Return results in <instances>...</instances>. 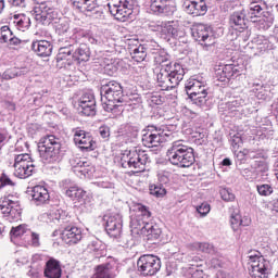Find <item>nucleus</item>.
Returning a JSON list of instances; mask_svg holds the SVG:
<instances>
[{"label": "nucleus", "instance_id": "obj_27", "mask_svg": "<svg viewBox=\"0 0 278 278\" xmlns=\"http://www.w3.org/2000/svg\"><path fill=\"white\" fill-rule=\"evenodd\" d=\"M31 49L39 58H49L53 53V45L47 40L33 41Z\"/></svg>", "mask_w": 278, "mask_h": 278}, {"label": "nucleus", "instance_id": "obj_25", "mask_svg": "<svg viewBox=\"0 0 278 278\" xmlns=\"http://www.w3.org/2000/svg\"><path fill=\"white\" fill-rule=\"evenodd\" d=\"M185 10L187 14H192L193 16H205L207 4L204 0H189L185 2Z\"/></svg>", "mask_w": 278, "mask_h": 278}, {"label": "nucleus", "instance_id": "obj_1", "mask_svg": "<svg viewBox=\"0 0 278 278\" xmlns=\"http://www.w3.org/2000/svg\"><path fill=\"white\" fill-rule=\"evenodd\" d=\"M167 157L173 166L180 168H190L194 164V149L184 144V140H177L172 143L167 150Z\"/></svg>", "mask_w": 278, "mask_h": 278}, {"label": "nucleus", "instance_id": "obj_11", "mask_svg": "<svg viewBox=\"0 0 278 278\" xmlns=\"http://www.w3.org/2000/svg\"><path fill=\"white\" fill-rule=\"evenodd\" d=\"M13 168L14 177H17V179H27V177L34 175L36 164H34V160H31L29 154H18L14 157Z\"/></svg>", "mask_w": 278, "mask_h": 278}, {"label": "nucleus", "instance_id": "obj_5", "mask_svg": "<svg viewBox=\"0 0 278 278\" xmlns=\"http://www.w3.org/2000/svg\"><path fill=\"white\" fill-rule=\"evenodd\" d=\"M121 162L123 168H129L132 173H144L147 164H151V156L144 150H129L123 154Z\"/></svg>", "mask_w": 278, "mask_h": 278}, {"label": "nucleus", "instance_id": "obj_19", "mask_svg": "<svg viewBox=\"0 0 278 278\" xmlns=\"http://www.w3.org/2000/svg\"><path fill=\"white\" fill-rule=\"evenodd\" d=\"M188 97H197L199 94H205L207 92V85L205 78L201 76L191 77L185 85Z\"/></svg>", "mask_w": 278, "mask_h": 278}, {"label": "nucleus", "instance_id": "obj_15", "mask_svg": "<svg viewBox=\"0 0 278 278\" xmlns=\"http://www.w3.org/2000/svg\"><path fill=\"white\" fill-rule=\"evenodd\" d=\"M192 37L197 42H200L206 51L215 45L216 39L214 38V33L212 31V27L205 25V24H197L193 26L191 30Z\"/></svg>", "mask_w": 278, "mask_h": 278}, {"label": "nucleus", "instance_id": "obj_37", "mask_svg": "<svg viewBox=\"0 0 278 278\" xmlns=\"http://www.w3.org/2000/svg\"><path fill=\"white\" fill-rule=\"evenodd\" d=\"M28 233H31L29 226L26 224H21L11 229V239L14 240V238H23V240H27Z\"/></svg>", "mask_w": 278, "mask_h": 278}, {"label": "nucleus", "instance_id": "obj_53", "mask_svg": "<svg viewBox=\"0 0 278 278\" xmlns=\"http://www.w3.org/2000/svg\"><path fill=\"white\" fill-rule=\"evenodd\" d=\"M5 186H11L13 188V186H16V182L13 181L12 178L7 174H2L0 176V190L5 188Z\"/></svg>", "mask_w": 278, "mask_h": 278}, {"label": "nucleus", "instance_id": "obj_4", "mask_svg": "<svg viewBox=\"0 0 278 278\" xmlns=\"http://www.w3.org/2000/svg\"><path fill=\"white\" fill-rule=\"evenodd\" d=\"M184 75H186V71L178 63H175L173 67H161L156 75L157 86L161 90H173L184 80Z\"/></svg>", "mask_w": 278, "mask_h": 278}, {"label": "nucleus", "instance_id": "obj_61", "mask_svg": "<svg viewBox=\"0 0 278 278\" xmlns=\"http://www.w3.org/2000/svg\"><path fill=\"white\" fill-rule=\"evenodd\" d=\"M225 263L223 262V260L218 258V257H213L208 261V266L211 268H223V265Z\"/></svg>", "mask_w": 278, "mask_h": 278}, {"label": "nucleus", "instance_id": "obj_39", "mask_svg": "<svg viewBox=\"0 0 278 278\" xmlns=\"http://www.w3.org/2000/svg\"><path fill=\"white\" fill-rule=\"evenodd\" d=\"M193 247L197 249V251H201V253H207L208 255H216L217 253L214 244L207 242H195Z\"/></svg>", "mask_w": 278, "mask_h": 278}, {"label": "nucleus", "instance_id": "obj_26", "mask_svg": "<svg viewBox=\"0 0 278 278\" xmlns=\"http://www.w3.org/2000/svg\"><path fill=\"white\" fill-rule=\"evenodd\" d=\"M30 197L33 202L37 205H45V203H48L49 199H51L49 190L45 186L40 185L33 187Z\"/></svg>", "mask_w": 278, "mask_h": 278}, {"label": "nucleus", "instance_id": "obj_36", "mask_svg": "<svg viewBox=\"0 0 278 278\" xmlns=\"http://www.w3.org/2000/svg\"><path fill=\"white\" fill-rule=\"evenodd\" d=\"M141 236H144L149 244H155V242H157V239L162 236V229L157 225L150 224V228L146 229V231H143Z\"/></svg>", "mask_w": 278, "mask_h": 278}, {"label": "nucleus", "instance_id": "obj_38", "mask_svg": "<svg viewBox=\"0 0 278 278\" xmlns=\"http://www.w3.org/2000/svg\"><path fill=\"white\" fill-rule=\"evenodd\" d=\"M22 75H27V68L13 67L2 74V79H14V77H22Z\"/></svg>", "mask_w": 278, "mask_h": 278}, {"label": "nucleus", "instance_id": "obj_16", "mask_svg": "<svg viewBox=\"0 0 278 278\" xmlns=\"http://www.w3.org/2000/svg\"><path fill=\"white\" fill-rule=\"evenodd\" d=\"M0 212L5 218H21V202L18 198L12 194L1 198Z\"/></svg>", "mask_w": 278, "mask_h": 278}, {"label": "nucleus", "instance_id": "obj_34", "mask_svg": "<svg viewBox=\"0 0 278 278\" xmlns=\"http://www.w3.org/2000/svg\"><path fill=\"white\" fill-rule=\"evenodd\" d=\"M149 51H153V48L149 43H141L135 49H132L131 55L135 62H144L147 60V54Z\"/></svg>", "mask_w": 278, "mask_h": 278}, {"label": "nucleus", "instance_id": "obj_7", "mask_svg": "<svg viewBox=\"0 0 278 278\" xmlns=\"http://www.w3.org/2000/svg\"><path fill=\"white\" fill-rule=\"evenodd\" d=\"M108 8L112 16L116 18V21H121V23H127L131 15L134 14V10L138 8L137 0H110L108 3Z\"/></svg>", "mask_w": 278, "mask_h": 278}, {"label": "nucleus", "instance_id": "obj_30", "mask_svg": "<svg viewBox=\"0 0 278 278\" xmlns=\"http://www.w3.org/2000/svg\"><path fill=\"white\" fill-rule=\"evenodd\" d=\"M45 277L47 278H61L62 267L60 266V261L50 258L46 263Z\"/></svg>", "mask_w": 278, "mask_h": 278}, {"label": "nucleus", "instance_id": "obj_41", "mask_svg": "<svg viewBox=\"0 0 278 278\" xmlns=\"http://www.w3.org/2000/svg\"><path fill=\"white\" fill-rule=\"evenodd\" d=\"M150 194L153 197H156L157 199L164 197L166 194V188H164V185L162 184H152L149 187Z\"/></svg>", "mask_w": 278, "mask_h": 278}, {"label": "nucleus", "instance_id": "obj_3", "mask_svg": "<svg viewBox=\"0 0 278 278\" xmlns=\"http://www.w3.org/2000/svg\"><path fill=\"white\" fill-rule=\"evenodd\" d=\"M39 157L46 164H55L62 160V143L55 135H48L40 139L38 143Z\"/></svg>", "mask_w": 278, "mask_h": 278}, {"label": "nucleus", "instance_id": "obj_49", "mask_svg": "<svg viewBox=\"0 0 278 278\" xmlns=\"http://www.w3.org/2000/svg\"><path fill=\"white\" fill-rule=\"evenodd\" d=\"M194 105H198V108H203L205 103H207V91L194 97H189Z\"/></svg>", "mask_w": 278, "mask_h": 278}, {"label": "nucleus", "instance_id": "obj_33", "mask_svg": "<svg viewBox=\"0 0 278 278\" xmlns=\"http://www.w3.org/2000/svg\"><path fill=\"white\" fill-rule=\"evenodd\" d=\"M73 60H76L77 62H88L90 60V47L86 43H80L74 49L73 53Z\"/></svg>", "mask_w": 278, "mask_h": 278}, {"label": "nucleus", "instance_id": "obj_59", "mask_svg": "<svg viewBox=\"0 0 278 278\" xmlns=\"http://www.w3.org/2000/svg\"><path fill=\"white\" fill-rule=\"evenodd\" d=\"M99 135L103 140L105 141L110 140V126H106V125L100 126Z\"/></svg>", "mask_w": 278, "mask_h": 278}, {"label": "nucleus", "instance_id": "obj_20", "mask_svg": "<svg viewBox=\"0 0 278 278\" xmlns=\"http://www.w3.org/2000/svg\"><path fill=\"white\" fill-rule=\"evenodd\" d=\"M74 142L81 151H94L97 149V142H94L90 132L86 130H74Z\"/></svg>", "mask_w": 278, "mask_h": 278}, {"label": "nucleus", "instance_id": "obj_43", "mask_svg": "<svg viewBox=\"0 0 278 278\" xmlns=\"http://www.w3.org/2000/svg\"><path fill=\"white\" fill-rule=\"evenodd\" d=\"M256 191L260 197H270V194L275 192V189L273 188V185L261 184L256 186Z\"/></svg>", "mask_w": 278, "mask_h": 278}, {"label": "nucleus", "instance_id": "obj_63", "mask_svg": "<svg viewBox=\"0 0 278 278\" xmlns=\"http://www.w3.org/2000/svg\"><path fill=\"white\" fill-rule=\"evenodd\" d=\"M242 105H244V100H242V98H237L228 102L229 110H235L236 108H242Z\"/></svg>", "mask_w": 278, "mask_h": 278}, {"label": "nucleus", "instance_id": "obj_23", "mask_svg": "<svg viewBox=\"0 0 278 278\" xmlns=\"http://www.w3.org/2000/svg\"><path fill=\"white\" fill-rule=\"evenodd\" d=\"M105 231L111 238H119L123 233V217L119 214L109 216Z\"/></svg>", "mask_w": 278, "mask_h": 278}, {"label": "nucleus", "instance_id": "obj_56", "mask_svg": "<svg viewBox=\"0 0 278 278\" xmlns=\"http://www.w3.org/2000/svg\"><path fill=\"white\" fill-rule=\"evenodd\" d=\"M230 225H231L233 231H238V227H241V225H242V217L238 214L232 215L230 218Z\"/></svg>", "mask_w": 278, "mask_h": 278}, {"label": "nucleus", "instance_id": "obj_58", "mask_svg": "<svg viewBox=\"0 0 278 278\" xmlns=\"http://www.w3.org/2000/svg\"><path fill=\"white\" fill-rule=\"evenodd\" d=\"M251 153H253V151H251L249 149H243L236 154L237 160H239L240 162H244V160H247V157H253V155Z\"/></svg>", "mask_w": 278, "mask_h": 278}, {"label": "nucleus", "instance_id": "obj_12", "mask_svg": "<svg viewBox=\"0 0 278 278\" xmlns=\"http://www.w3.org/2000/svg\"><path fill=\"white\" fill-rule=\"evenodd\" d=\"M162 268V261L153 254H144L137 261V269L143 277H153Z\"/></svg>", "mask_w": 278, "mask_h": 278}, {"label": "nucleus", "instance_id": "obj_14", "mask_svg": "<svg viewBox=\"0 0 278 278\" xmlns=\"http://www.w3.org/2000/svg\"><path fill=\"white\" fill-rule=\"evenodd\" d=\"M153 31H159L163 40H170V38H184L186 30L179 26L178 22H161L154 26Z\"/></svg>", "mask_w": 278, "mask_h": 278}, {"label": "nucleus", "instance_id": "obj_8", "mask_svg": "<svg viewBox=\"0 0 278 278\" xmlns=\"http://www.w3.org/2000/svg\"><path fill=\"white\" fill-rule=\"evenodd\" d=\"M37 5L33 10V15L38 23H42V25H49L51 23H59L62 21L60 17V13L58 10L53 8V4L50 1H40L35 0Z\"/></svg>", "mask_w": 278, "mask_h": 278}, {"label": "nucleus", "instance_id": "obj_47", "mask_svg": "<svg viewBox=\"0 0 278 278\" xmlns=\"http://www.w3.org/2000/svg\"><path fill=\"white\" fill-rule=\"evenodd\" d=\"M47 216H49V219L52 220V223H64V212H61L58 208L52 210L49 214H47Z\"/></svg>", "mask_w": 278, "mask_h": 278}, {"label": "nucleus", "instance_id": "obj_51", "mask_svg": "<svg viewBox=\"0 0 278 278\" xmlns=\"http://www.w3.org/2000/svg\"><path fill=\"white\" fill-rule=\"evenodd\" d=\"M93 172H94V167L90 165L88 161H85L78 175H83L84 177H90V175H92Z\"/></svg>", "mask_w": 278, "mask_h": 278}, {"label": "nucleus", "instance_id": "obj_21", "mask_svg": "<svg viewBox=\"0 0 278 278\" xmlns=\"http://www.w3.org/2000/svg\"><path fill=\"white\" fill-rule=\"evenodd\" d=\"M78 112L83 116H94L97 114V100L92 93H85L78 100Z\"/></svg>", "mask_w": 278, "mask_h": 278}, {"label": "nucleus", "instance_id": "obj_46", "mask_svg": "<svg viewBox=\"0 0 278 278\" xmlns=\"http://www.w3.org/2000/svg\"><path fill=\"white\" fill-rule=\"evenodd\" d=\"M85 162H86V160L80 159V157H73L70 160L72 170H73V173H75V175H79V172L81 170Z\"/></svg>", "mask_w": 278, "mask_h": 278}, {"label": "nucleus", "instance_id": "obj_10", "mask_svg": "<svg viewBox=\"0 0 278 278\" xmlns=\"http://www.w3.org/2000/svg\"><path fill=\"white\" fill-rule=\"evenodd\" d=\"M248 262L251 278H268L270 276V262L260 255V252H250Z\"/></svg>", "mask_w": 278, "mask_h": 278}, {"label": "nucleus", "instance_id": "obj_60", "mask_svg": "<svg viewBox=\"0 0 278 278\" xmlns=\"http://www.w3.org/2000/svg\"><path fill=\"white\" fill-rule=\"evenodd\" d=\"M231 147L233 149V151L240 149V147H242V137L238 136V135H233L231 137Z\"/></svg>", "mask_w": 278, "mask_h": 278}, {"label": "nucleus", "instance_id": "obj_55", "mask_svg": "<svg viewBox=\"0 0 278 278\" xmlns=\"http://www.w3.org/2000/svg\"><path fill=\"white\" fill-rule=\"evenodd\" d=\"M27 238H30L28 243L31 247H40V235L30 230V233L27 235Z\"/></svg>", "mask_w": 278, "mask_h": 278}, {"label": "nucleus", "instance_id": "obj_28", "mask_svg": "<svg viewBox=\"0 0 278 278\" xmlns=\"http://www.w3.org/2000/svg\"><path fill=\"white\" fill-rule=\"evenodd\" d=\"M71 180L65 179L63 180V186L65 188V194L68 197V199H72V201H81L84 197H86V191L84 189L77 187V186H70Z\"/></svg>", "mask_w": 278, "mask_h": 278}, {"label": "nucleus", "instance_id": "obj_48", "mask_svg": "<svg viewBox=\"0 0 278 278\" xmlns=\"http://www.w3.org/2000/svg\"><path fill=\"white\" fill-rule=\"evenodd\" d=\"M148 103L153 108V105H162L164 103V100L162 99V96L157 92L149 93L147 96Z\"/></svg>", "mask_w": 278, "mask_h": 278}, {"label": "nucleus", "instance_id": "obj_17", "mask_svg": "<svg viewBox=\"0 0 278 278\" xmlns=\"http://www.w3.org/2000/svg\"><path fill=\"white\" fill-rule=\"evenodd\" d=\"M150 14L155 16H172L177 11L175 0H150Z\"/></svg>", "mask_w": 278, "mask_h": 278}, {"label": "nucleus", "instance_id": "obj_42", "mask_svg": "<svg viewBox=\"0 0 278 278\" xmlns=\"http://www.w3.org/2000/svg\"><path fill=\"white\" fill-rule=\"evenodd\" d=\"M88 249L93 253L94 257H103V255H105V250H103L99 241H92L88 245Z\"/></svg>", "mask_w": 278, "mask_h": 278}, {"label": "nucleus", "instance_id": "obj_22", "mask_svg": "<svg viewBox=\"0 0 278 278\" xmlns=\"http://www.w3.org/2000/svg\"><path fill=\"white\" fill-rule=\"evenodd\" d=\"M116 273H118L116 261L112 257H109L106 263L96 267L93 278H116Z\"/></svg>", "mask_w": 278, "mask_h": 278}, {"label": "nucleus", "instance_id": "obj_9", "mask_svg": "<svg viewBox=\"0 0 278 278\" xmlns=\"http://www.w3.org/2000/svg\"><path fill=\"white\" fill-rule=\"evenodd\" d=\"M173 136V132L166 129V127L157 128L154 126H148V129L143 130L142 144L148 149L153 147H160V144L167 142Z\"/></svg>", "mask_w": 278, "mask_h": 278}, {"label": "nucleus", "instance_id": "obj_35", "mask_svg": "<svg viewBox=\"0 0 278 278\" xmlns=\"http://www.w3.org/2000/svg\"><path fill=\"white\" fill-rule=\"evenodd\" d=\"M238 67L233 64L224 65L222 68L216 71V75H219V81H225V79H232V77H237Z\"/></svg>", "mask_w": 278, "mask_h": 278}, {"label": "nucleus", "instance_id": "obj_64", "mask_svg": "<svg viewBox=\"0 0 278 278\" xmlns=\"http://www.w3.org/2000/svg\"><path fill=\"white\" fill-rule=\"evenodd\" d=\"M13 8H25L27 5L26 0H8Z\"/></svg>", "mask_w": 278, "mask_h": 278}, {"label": "nucleus", "instance_id": "obj_24", "mask_svg": "<svg viewBox=\"0 0 278 278\" xmlns=\"http://www.w3.org/2000/svg\"><path fill=\"white\" fill-rule=\"evenodd\" d=\"M60 236L65 242V244H77V242H80L81 238H84V235L81 233V229L77 226H65L64 229L60 232Z\"/></svg>", "mask_w": 278, "mask_h": 278}, {"label": "nucleus", "instance_id": "obj_40", "mask_svg": "<svg viewBox=\"0 0 278 278\" xmlns=\"http://www.w3.org/2000/svg\"><path fill=\"white\" fill-rule=\"evenodd\" d=\"M54 25H55L54 26L55 27V33L59 36H66V34L71 29V24L67 22L66 18L59 20V22H56Z\"/></svg>", "mask_w": 278, "mask_h": 278}, {"label": "nucleus", "instance_id": "obj_45", "mask_svg": "<svg viewBox=\"0 0 278 278\" xmlns=\"http://www.w3.org/2000/svg\"><path fill=\"white\" fill-rule=\"evenodd\" d=\"M251 168L255 174L261 173V175H264L265 173H268V163L265 161H254Z\"/></svg>", "mask_w": 278, "mask_h": 278}, {"label": "nucleus", "instance_id": "obj_44", "mask_svg": "<svg viewBox=\"0 0 278 278\" xmlns=\"http://www.w3.org/2000/svg\"><path fill=\"white\" fill-rule=\"evenodd\" d=\"M14 24L16 25L17 29H20V31H25V29H29L31 20H29L27 15L22 14L18 21H14Z\"/></svg>", "mask_w": 278, "mask_h": 278}, {"label": "nucleus", "instance_id": "obj_57", "mask_svg": "<svg viewBox=\"0 0 278 278\" xmlns=\"http://www.w3.org/2000/svg\"><path fill=\"white\" fill-rule=\"evenodd\" d=\"M241 175L242 177H244V179H247L248 181H253V179H255L256 174H255V169H251V168H244L241 170Z\"/></svg>", "mask_w": 278, "mask_h": 278}, {"label": "nucleus", "instance_id": "obj_29", "mask_svg": "<svg viewBox=\"0 0 278 278\" xmlns=\"http://www.w3.org/2000/svg\"><path fill=\"white\" fill-rule=\"evenodd\" d=\"M247 21H249L247 9L233 12L229 18L230 26L235 29H244L247 27Z\"/></svg>", "mask_w": 278, "mask_h": 278}, {"label": "nucleus", "instance_id": "obj_32", "mask_svg": "<svg viewBox=\"0 0 278 278\" xmlns=\"http://www.w3.org/2000/svg\"><path fill=\"white\" fill-rule=\"evenodd\" d=\"M152 53L154 55L155 64H159L162 66V68H173V65H170V55H168L167 51L162 49H154Z\"/></svg>", "mask_w": 278, "mask_h": 278}, {"label": "nucleus", "instance_id": "obj_54", "mask_svg": "<svg viewBox=\"0 0 278 278\" xmlns=\"http://www.w3.org/2000/svg\"><path fill=\"white\" fill-rule=\"evenodd\" d=\"M219 194H220L223 201L229 202V201H233L236 199V195L229 189H225V188L220 189Z\"/></svg>", "mask_w": 278, "mask_h": 278}, {"label": "nucleus", "instance_id": "obj_31", "mask_svg": "<svg viewBox=\"0 0 278 278\" xmlns=\"http://www.w3.org/2000/svg\"><path fill=\"white\" fill-rule=\"evenodd\" d=\"M72 3L80 12H97L99 10L97 0H72Z\"/></svg>", "mask_w": 278, "mask_h": 278}, {"label": "nucleus", "instance_id": "obj_62", "mask_svg": "<svg viewBox=\"0 0 278 278\" xmlns=\"http://www.w3.org/2000/svg\"><path fill=\"white\" fill-rule=\"evenodd\" d=\"M197 212L202 217L207 216V214H210V204L202 203L200 206L197 207Z\"/></svg>", "mask_w": 278, "mask_h": 278}, {"label": "nucleus", "instance_id": "obj_6", "mask_svg": "<svg viewBox=\"0 0 278 278\" xmlns=\"http://www.w3.org/2000/svg\"><path fill=\"white\" fill-rule=\"evenodd\" d=\"M265 5L263 0L252 1L245 9V14L249 21L260 23V28L266 30L273 26V14L264 10Z\"/></svg>", "mask_w": 278, "mask_h": 278}, {"label": "nucleus", "instance_id": "obj_18", "mask_svg": "<svg viewBox=\"0 0 278 278\" xmlns=\"http://www.w3.org/2000/svg\"><path fill=\"white\" fill-rule=\"evenodd\" d=\"M61 45L59 52L56 54V62H62L63 60H73V54L77 47V39L75 37H66L65 39H59Z\"/></svg>", "mask_w": 278, "mask_h": 278}, {"label": "nucleus", "instance_id": "obj_50", "mask_svg": "<svg viewBox=\"0 0 278 278\" xmlns=\"http://www.w3.org/2000/svg\"><path fill=\"white\" fill-rule=\"evenodd\" d=\"M119 134L126 136V138H134L136 136V129L129 124H126L119 128Z\"/></svg>", "mask_w": 278, "mask_h": 278}, {"label": "nucleus", "instance_id": "obj_52", "mask_svg": "<svg viewBox=\"0 0 278 278\" xmlns=\"http://www.w3.org/2000/svg\"><path fill=\"white\" fill-rule=\"evenodd\" d=\"M12 40V30L8 26L1 28L0 42H10Z\"/></svg>", "mask_w": 278, "mask_h": 278}, {"label": "nucleus", "instance_id": "obj_13", "mask_svg": "<svg viewBox=\"0 0 278 278\" xmlns=\"http://www.w3.org/2000/svg\"><path fill=\"white\" fill-rule=\"evenodd\" d=\"M151 218V212H149V208L147 206L139 204L137 206V212L135 216L130 217V229L131 231H135V233H138L139 236H142L147 229H151V224L147 220Z\"/></svg>", "mask_w": 278, "mask_h": 278}, {"label": "nucleus", "instance_id": "obj_2", "mask_svg": "<svg viewBox=\"0 0 278 278\" xmlns=\"http://www.w3.org/2000/svg\"><path fill=\"white\" fill-rule=\"evenodd\" d=\"M100 94L106 100L104 102L105 112H114L123 103H129V98L123 94V87L116 80L103 84L100 88Z\"/></svg>", "mask_w": 278, "mask_h": 278}]
</instances>
